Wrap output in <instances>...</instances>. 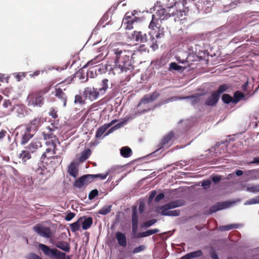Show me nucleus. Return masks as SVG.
<instances>
[{"instance_id": "obj_46", "label": "nucleus", "mask_w": 259, "mask_h": 259, "mask_svg": "<svg viewBox=\"0 0 259 259\" xmlns=\"http://www.w3.org/2000/svg\"><path fill=\"white\" fill-rule=\"evenodd\" d=\"M157 222L156 219H152L143 223V227L148 228Z\"/></svg>"}, {"instance_id": "obj_57", "label": "nucleus", "mask_w": 259, "mask_h": 259, "mask_svg": "<svg viewBox=\"0 0 259 259\" xmlns=\"http://www.w3.org/2000/svg\"><path fill=\"white\" fill-rule=\"evenodd\" d=\"M256 203H257L255 197H254V198H252L251 199L248 200L245 202V204L251 205V204H256Z\"/></svg>"}, {"instance_id": "obj_15", "label": "nucleus", "mask_w": 259, "mask_h": 259, "mask_svg": "<svg viewBox=\"0 0 259 259\" xmlns=\"http://www.w3.org/2000/svg\"><path fill=\"white\" fill-rule=\"evenodd\" d=\"M92 181L90 175H85L76 179L73 184L74 187L81 188L85 185H88Z\"/></svg>"}, {"instance_id": "obj_52", "label": "nucleus", "mask_w": 259, "mask_h": 259, "mask_svg": "<svg viewBox=\"0 0 259 259\" xmlns=\"http://www.w3.org/2000/svg\"><path fill=\"white\" fill-rule=\"evenodd\" d=\"M75 216V214L74 212H69L68 213L65 218V219L67 221H71L74 217Z\"/></svg>"}, {"instance_id": "obj_22", "label": "nucleus", "mask_w": 259, "mask_h": 259, "mask_svg": "<svg viewBox=\"0 0 259 259\" xmlns=\"http://www.w3.org/2000/svg\"><path fill=\"white\" fill-rule=\"evenodd\" d=\"M115 238L118 244L122 247H125L127 245L125 235L121 232H117L115 234Z\"/></svg>"}, {"instance_id": "obj_35", "label": "nucleus", "mask_w": 259, "mask_h": 259, "mask_svg": "<svg viewBox=\"0 0 259 259\" xmlns=\"http://www.w3.org/2000/svg\"><path fill=\"white\" fill-rule=\"evenodd\" d=\"M239 227V225L237 224H230L220 227V230L222 231H229L234 229H237Z\"/></svg>"}, {"instance_id": "obj_39", "label": "nucleus", "mask_w": 259, "mask_h": 259, "mask_svg": "<svg viewBox=\"0 0 259 259\" xmlns=\"http://www.w3.org/2000/svg\"><path fill=\"white\" fill-rule=\"evenodd\" d=\"M152 33V32H150V33ZM153 33H156L155 36L156 38H161L163 37L164 36V29L163 27H161L160 28L157 29L156 30V32H154V31L152 32Z\"/></svg>"}, {"instance_id": "obj_45", "label": "nucleus", "mask_w": 259, "mask_h": 259, "mask_svg": "<svg viewBox=\"0 0 259 259\" xmlns=\"http://www.w3.org/2000/svg\"><path fill=\"white\" fill-rule=\"evenodd\" d=\"M3 105L6 109V111H10L12 110V103L9 100H5Z\"/></svg>"}, {"instance_id": "obj_1", "label": "nucleus", "mask_w": 259, "mask_h": 259, "mask_svg": "<svg viewBox=\"0 0 259 259\" xmlns=\"http://www.w3.org/2000/svg\"><path fill=\"white\" fill-rule=\"evenodd\" d=\"M186 0L182 2L176 3L174 6L166 7V8H160L156 11L155 15H152V20L149 25V28L152 32H156V30L161 27L162 21L167 20L170 17L174 18L175 21L179 20L183 16L184 12Z\"/></svg>"}, {"instance_id": "obj_60", "label": "nucleus", "mask_w": 259, "mask_h": 259, "mask_svg": "<svg viewBox=\"0 0 259 259\" xmlns=\"http://www.w3.org/2000/svg\"><path fill=\"white\" fill-rule=\"evenodd\" d=\"M26 73L21 72L17 75L16 77L18 79V80L19 81V80H20L21 79H22V78L25 77L26 76Z\"/></svg>"}, {"instance_id": "obj_20", "label": "nucleus", "mask_w": 259, "mask_h": 259, "mask_svg": "<svg viewBox=\"0 0 259 259\" xmlns=\"http://www.w3.org/2000/svg\"><path fill=\"white\" fill-rule=\"evenodd\" d=\"M132 231L134 233H136L138 229V216L136 207H134L132 209Z\"/></svg>"}, {"instance_id": "obj_29", "label": "nucleus", "mask_w": 259, "mask_h": 259, "mask_svg": "<svg viewBox=\"0 0 259 259\" xmlns=\"http://www.w3.org/2000/svg\"><path fill=\"white\" fill-rule=\"evenodd\" d=\"M92 151L90 149L87 148L82 151L80 154V156L79 158V160L80 162H83L86 160L91 155Z\"/></svg>"}, {"instance_id": "obj_3", "label": "nucleus", "mask_w": 259, "mask_h": 259, "mask_svg": "<svg viewBox=\"0 0 259 259\" xmlns=\"http://www.w3.org/2000/svg\"><path fill=\"white\" fill-rule=\"evenodd\" d=\"M49 89V88H45L29 94L26 99L27 106L37 108L42 107L45 103L44 95L48 92Z\"/></svg>"}, {"instance_id": "obj_63", "label": "nucleus", "mask_w": 259, "mask_h": 259, "mask_svg": "<svg viewBox=\"0 0 259 259\" xmlns=\"http://www.w3.org/2000/svg\"><path fill=\"white\" fill-rule=\"evenodd\" d=\"M123 124V122H122L118 123L117 124H116V125H115L113 126V128H115V130H117V129L119 128L120 127H121V126H122Z\"/></svg>"}, {"instance_id": "obj_43", "label": "nucleus", "mask_w": 259, "mask_h": 259, "mask_svg": "<svg viewBox=\"0 0 259 259\" xmlns=\"http://www.w3.org/2000/svg\"><path fill=\"white\" fill-rule=\"evenodd\" d=\"M150 40L149 41V42L148 43H149L150 47L151 48H152V49L153 50L157 49L158 48V46L157 44V43H156L157 42L155 40V38L153 36H150Z\"/></svg>"}, {"instance_id": "obj_44", "label": "nucleus", "mask_w": 259, "mask_h": 259, "mask_svg": "<svg viewBox=\"0 0 259 259\" xmlns=\"http://www.w3.org/2000/svg\"><path fill=\"white\" fill-rule=\"evenodd\" d=\"M109 174V172H106L104 174H97V175H90V176H91L92 180H93V179L94 178H100L101 180H104L107 178V177L108 176Z\"/></svg>"}, {"instance_id": "obj_50", "label": "nucleus", "mask_w": 259, "mask_h": 259, "mask_svg": "<svg viewBox=\"0 0 259 259\" xmlns=\"http://www.w3.org/2000/svg\"><path fill=\"white\" fill-rule=\"evenodd\" d=\"M239 3L238 0H235L234 1L230 3L228 5H226V7H228V10H226V11H228L229 10H231L234 8H235L237 4Z\"/></svg>"}, {"instance_id": "obj_10", "label": "nucleus", "mask_w": 259, "mask_h": 259, "mask_svg": "<svg viewBox=\"0 0 259 259\" xmlns=\"http://www.w3.org/2000/svg\"><path fill=\"white\" fill-rule=\"evenodd\" d=\"M29 127L24 126L21 130L20 136V143L22 145H25L33 137L34 134L31 133Z\"/></svg>"}, {"instance_id": "obj_11", "label": "nucleus", "mask_w": 259, "mask_h": 259, "mask_svg": "<svg viewBox=\"0 0 259 259\" xmlns=\"http://www.w3.org/2000/svg\"><path fill=\"white\" fill-rule=\"evenodd\" d=\"M174 136L175 134L172 131L164 136L158 145V150H160L164 147L168 148L170 147L172 144Z\"/></svg>"}, {"instance_id": "obj_38", "label": "nucleus", "mask_w": 259, "mask_h": 259, "mask_svg": "<svg viewBox=\"0 0 259 259\" xmlns=\"http://www.w3.org/2000/svg\"><path fill=\"white\" fill-rule=\"evenodd\" d=\"M246 190L253 193L259 192V184L252 185L248 186L246 188Z\"/></svg>"}, {"instance_id": "obj_53", "label": "nucleus", "mask_w": 259, "mask_h": 259, "mask_svg": "<svg viewBox=\"0 0 259 259\" xmlns=\"http://www.w3.org/2000/svg\"><path fill=\"white\" fill-rule=\"evenodd\" d=\"M191 102L193 105L199 103L200 101L199 96H193L191 97Z\"/></svg>"}, {"instance_id": "obj_24", "label": "nucleus", "mask_w": 259, "mask_h": 259, "mask_svg": "<svg viewBox=\"0 0 259 259\" xmlns=\"http://www.w3.org/2000/svg\"><path fill=\"white\" fill-rule=\"evenodd\" d=\"M78 168L76 163L75 162H71L70 164L68 166V172L69 174L74 177L76 178L78 176Z\"/></svg>"}, {"instance_id": "obj_26", "label": "nucleus", "mask_w": 259, "mask_h": 259, "mask_svg": "<svg viewBox=\"0 0 259 259\" xmlns=\"http://www.w3.org/2000/svg\"><path fill=\"white\" fill-rule=\"evenodd\" d=\"M227 206L228 205L225 202H219L211 206L209 209V211L210 213H212L216 212L217 211L226 208Z\"/></svg>"}, {"instance_id": "obj_37", "label": "nucleus", "mask_w": 259, "mask_h": 259, "mask_svg": "<svg viewBox=\"0 0 259 259\" xmlns=\"http://www.w3.org/2000/svg\"><path fill=\"white\" fill-rule=\"evenodd\" d=\"M112 205H105L98 211V213L102 215H106L111 210Z\"/></svg>"}, {"instance_id": "obj_34", "label": "nucleus", "mask_w": 259, "mask_h": 259, "mask_svg": "<svg viewBox=\"0 0 259 259\" xmlns=\"http://www.w3.org/2000/svg\"><path fill=\"white\" fill-rule=\"evenodd\" d=\"M231 87L229 84H224L219 86L217 91H215V93L220 97L221 94L227 91Z\"/></svg>"}, {"instance_id": "obj_23", "label": "nucleus", "mask_w": 259, "mask_h": 259, "mask_svg": "<svg viewBox=\"0 0 259 259\" xmlns=\"http://www.w3.org/2000/svg\"><path fill=\"white\" fill-rule=\"evenodd\" d=\"M55 246L61 250L69 252L70 250V246L69 243L64 241H59L56 242Z\"/></svg>"}, {"instance_id": "obj_51", "label": "nucleus", "mask_w": 259, "mask_h": 259, "mask_svg": "<svg viewBox=\"0 0 259 259\" xmlns=\"http://www.w3.org/2000/svg\"><path fill=\"white\" fill-rule=\"evenodd\" d=\"M145 246L144 245H140L138 247H135L133 250V251H132V253L133 254H135V253H138V252H140L141 251H142L143 250H145Z\"/></svg>"}, {"instance_id": "obj_14", "label": "nucleus", "mask_w": 259, "mask_h": 259, "mask_svg": "<svg viewBox=\"0 0 259 259\" xmlns=\"http://www.w3.org/2000/svg\"><path fill=\"white\" fill-rule=\"evenodd\" d=\"M160 96L159 93L157 92H153L151 94L145 95L141 99L140 102L138 105V107H140L142 105L147 104L155 101Z\"/></svg>"}, {"instance_id": "obj_31", "label": "nucleus", "mask_w": 259, "mask_h": 259, "mask_svg": "<svg viewBox=\"0 0 259 259\" xmlns=\"http://www.w3.org/2000/svg\"><path fill=\"white\" fill-rule=\"evenodd\" d=\"M159 232V230L158 229H154L147 230L145 232L140 233L138 235L139 237H145L150 236L152 234L157 233Z\"/></svg>"}, {"instance_id": "obj_58", "label": "nucleus", "mask_w": 259, "mask_h": 259, "mask_svg": "<svg viewBox=\"0 0 259 259\" xmlns=\"http://www.w3.org/2000/svg\"><path fill=\"white\" fill-rule=\"evenodd\" d=\"M49 115L54 119H56L58 117L57 111L54 109H52V110L49 112Z\"/></svg>"}, {"instance_id": "obj_62", "label": "nucleus", "mask_w": 259, "mask_h": 259, "mask_svg": "<svg viewBox=\"0 0 259 259\" xmlns=\"http://www.w3.org/2000/svg\"><path fill=\"white\" fill-rule=\"evenodd\" d=\"M40 73V70H36V71H34L32 73L30 74L29 76L31 77H34L37 76L38 75H39Z\"/></svg>"}, {"instance_id": "obj_61", "label": "nucleus", "mask_w": 259, "mask_h": 259, "mask_svg": "<svg viewBox=\"0 0 259 259\" xmlns=\"http://www.w3.org/2000/svg\"><path fill=\"white\" fill-rule=\"evenodd\" d=\"M7 132L5 130H1L0 131V140L3 139L7 134Z\"/></svg>"}, {"instance_id": "obj_47", "label": "nucleus", "mask_w": 259, "mask_h": 259, "mask_svg": "<svg viewBox=\"0 0 259 259\" xmlns=\"http://www.w3.org/2000/svg\"><path fill=\"white\" fill-rule=\"evenodd\" d=\"M181 66L179 65L175 62L171 63L169 65V70H179L181 69Z\"/></svg>"}, {"instance_id": "obj_36", "label": "nucleus", "mask_w": 259, "mask_h": 259, "mask_svg": "<svg viewBox=\"0 0 259 259\" xmlns=\"http://www.w3.org/2000/svg\"><path fill=\"white\" fill-rule=\"evenodd\" d=\"M108 127L106 126V124L100 127L96 132V138H100L104 133H105Z\"/></svg>"}, {"instance_id": "obj_42", "label": "nucleus", "mask_w": 259, "mask_h": 259, "mask_svg": "<svg viewBox=\"0 0 259 259\" xmlns=\"http://www.w3.org/2000/svg\"><path fill=\"white\" fill-rule=\"evenodd\" d=\"M189 255H190V257L191 259L202 256L203 253L201 250H198L189 253Z\"/></svg>"}, {"instance_id": "obj_12", "label": "nucleus", "mask_w": 259, "mask_h": 259, "mask_svg": "<svg viewBox=\"0 0 259 259\" xmlns=\"http://www.w3.org/2000/svg\"><path fill=\"white\" fill-rule=\"evenodd\" d=\"M83 94L85 98H88L91 101H94L98 98L101 94L97 89L87 87L84 89Z\"/></svg>"}, {"instance_id": "obj_16", "label": "nucleus", "mask_w": 259, "mask_h": 259, "mask_svg": "<svg viewBox=\"0 0 259 259\" xmlns=\"http://www.w3.org/2000/svg\"><path fill=\"white\" fill-rule=\"evenodd\" d=\"M42 146L41 142L37 139H34L25 148L31 153H34Z\"/></svg>"}, {"instance_id": "obj_8", "label": "nucleus", "mask_w": 259, "mask_h": 259, "mask_svg": "<svg viewBox=\"0 0 259 259\" xmlns=\"http://www.w3.org/2000/svg\"><path fill=\"white\" fill-rule=\"evenodd\" d=\"M58 130L57 127H51L47 126L44 131L42 133V136L45 140H52V145L53 147V153H55V149L56 148V143L58 142V139L54 132Z\"/></svg>"}, {"instance_id": "obj_30", "label": "nucleus", "mask_w": 259, "mask_h": 259, "mask_svg": "<svg viewBox=\"0 0 259 259\" xmlns=\"http://www.w3.org/2000/svg\"><path fill=\"white\" fill-rule=\"evenodd\" d=\"M120 151L121 155L124 158H128L132 154V149L127 146L122 147Z\"/></svg>"}, {"instance_id": "obj_2", "label": "nucleus", "mask_w": 259, "mask_h": 259, "mask_svg": "<svg viewBox=\"0 0 259 259\" xmlns=\"http://www.w3.org/2000/svg\"><path fill=\"white\" fill-rule=\"evenodd\" d=\"M115 55V62L116 70H119V73H131L134 69V66L132 65L130 60L129 52L119 48H115L112 50Z\"/></svg>"}, {"instance_id": "obj_13", "label": "nucleus", "mask_w": 259, "mask_h": 259, "mask_svg": "<svg viewBox=\"0 0 259 259\" xmlns=\"http://www.w3.org/2000/svg\"><path fill=\"white\" fill-rule=\"evenodd\" d=\"M139 20L132 13H127L123 19L122 22L126 25L125 29L131 30L133 28V24Z\"/></svg>"}, {"instance_id": "obj_56", "label": "nucleus", "mask_w": 259, "mask_h": 259, "mask_svg": "<svg viewBox=\"0 0 259 259\" xmlns=\"http://www.w3.org/2000/svg\"><path fill=\"white\" fill-rule=\"evenodd\" d=\"M164 197V195L163 193H160L158 194L155 198V201L156 202H159L161 199Z\"/></svg>"}, {"instance_id": "obj_27", "label": "nucleus", "mask_w": 259, "mask_h": 259, "mask_svg": "<svg viewBox=\"0 0 259 259\" xmlns=\"http://www.w3.org/2000/svg\"><path fill=\"white\" fill-rule=\"evenodd\" d=\"M84 217H80L76 222L70 225V228L72 232H76L80 228V224Z\"/></svg>"}, {"instance_id": "obj_25", "label": "nucleus", "mask_w": 259, "mask_h": 259, "mask_svg": "<svg viewBox=\"0 0 259 259\" xmlns=\"http://www.w3.org/2000/svg\"><path fill=\"white\" fill-rule=\"evenodd\" d=\"M18 157L23 163H25L28 160L31 158V153L25 148L19 154Z\"/></svg>"}, {"instance_id": "obj_55", "label": "nucleus", "mask_w": 259, "mask_h": 259, "mask_svg": "<svg viewBox=\"0 0 259 259\" xmlns=\"http://www.w3.org/2000/svg\"><path fill=\"white\" fill-rule=\"evenodd\" d=\"M221 180V176L219 175H212L211 176V180L214 183L219 182Z\"/></svg>"}, {"instance_id": "obj_64", "label": "nucleus", "mask_w": 259, "mask_h": 259, "mask_svg": "<svg viewBox=\"0 0 259 259\" xmlns=\"http://www.w3.org/2000/svg\"><path fill=\"white\" fill-rule=\"evenodd\" d=\"M210 257L212 259H219L217 254L215 252H212L211 253Z\"/></svg>"}, {"instance_id": "obj_9", "label": "nucleus", "mask_w": 259, "mask_h": 259, "mask_svg": "<svg viewBox=\"0 0 259 259\" xmlns=\"http://www.w3.org/2000/svg\"><path fill=\"white\" fill-rule=\"evenodd\" d=\"M33 230L40 236L46 238H50L52 236V232L50 228L45 227L40 224L35 225L33 228Z\"/></svg>"}, {"instance_id": "obj_5", "label": "nucleus", "mask_w": 259, "mask_h": 259, "mask_svg": "<svg viewBox=\"0 0 259 259\" xmlns=\"http://www.w3.org/2000/svg\"><path fill=\"white\" fill-rule=\"evenodd\" d=\"M38 248L41 250L44 253L51 258L54 259H71L69 255H67L65 252H63L57 249H51L47 245L39 243Z\"/></svg>"}, {"instance_id": "obj_19", "label": "nucleus", "mask_w": 259, "mask_h": 259, "mask_svg": "<svg viewBox=\"0 0 259 259\" xmlns=\"http://www.w3.org/2000/svg\"><path fill=\"white\" fill-rule=\"evenodd\" d=\"M220 97L213 92L205 101V105L207 106H215L220 99Z\"/></svg>"}, {"instance_id": "obj_49", "label": "nucleus", "mask_w": 259, "mask_h": 259, "mask_svg": "<svg viewBox=\"0 0 259 259\" xmlns=\"http://www.w3.org/2000/svg\"><path fill=\"white\" fill-rule=\"evenodd\" d=\"M74 103L77 104H84V100L83 99L82 96L80 95H76L75 96V100H74Z\"/></svg>"}, {"instance_id": "obj_33", "label": "nucleus", "mask_w": 259, "mask_h": 259, "mask_svg": "<svg viewBox=\"0 0 259 259\" xmlns=\"http://www.w3.org/2000/svg\"><path fill=\"white\" fill-rule=\"evenodd\" d=\"M108 79H103L102 81V83L101 85L102 86L101 88H99V91L101 95H103L105 94L106 90L108 88Z\"/></svg>"}, {"instance_id": "obj_54", "label": "nucleus", "mask_w": 259, "mask_h": 259, "mask_svg": "<svg viewBox=\"0 0 259 259\" xmlns=\"http://www.w3.org/2000/svg\"><path fill=\"white\" fill-rule=\"evenodd\" d=\"M27 259H41V258L35 253H31L27 257Z\"/></svg>"}, {"instance_id": "obj_41", "label": "nucleus", "mask_w": 259, "mask_h": 259, "mask_svg": "<svg viewBox=\"0 0 259 259\" xmlns=\"http://www.w3.org/2000/svg\"><path fill=\"white\" fill-rule=\"evenodd\" d=\"M101 60H102L101 57L97 56L96 58H95L94 59H93L91 60V61H89L85 65V66L83 67V68H84V67H85L87 66H90V65H91V66L94 65L96 64V63L100 62Z\"/></svg>"}, {"instance_id": "obj_21", "label": "nucleus", "mask_w": 259, "mask_h": 259, "mask_svg": "<svg viewBox=\"0 0 259 259\" xmlns=\"http://www.w3.org/2000/svg\"><path fill=\"white\" fill-rule=\"evenodd\" d=\"M244 177L248 180H256L259 179V169L244 171Z\"/></svg>"}, {"instance_id": "obj_18", "label": "nucleus", "mask_w": 259, "mask_h": 259, "mask_svg": "<svg viewBox=\"0 0 259 259\" xmlns=\"http://www.w3.org/2000/svg\"><path fill=\"white\" fill-rule=\"evenodd\" d=\"M132 39L140 42H146L149 41L146 34H143L141 31H135L132 33Z\"/></svg>"}, {"instance_id": "obj_6", "label": "nucleus", "mask_w": 259, "mask_h": 259, "mask_svg": "<svg viewBox=\"0 0 259 259\" xmlns=\"http://www.w3.org/2000/svg\"><path fill=\"white\" fill-rule=\"evenodd\" d=\"M52 172L48 167L43 164L38 166L33 174V179L38 184H44L51 176Z\"/></svg>"}, {"instance_id": "obj_40", "label": "nucleus", "mask_w": 259, "mask_h": 259, "mask_svg": "<svg viewBox=\"0 0 259 259\" xmlns=\"http://www.w3.org/2000/svg\"><path fill=\"white\" fill-rule=\"evenodd\" d=\"M222 100L224 103L229 104L231 102L233 103V98L227 94H224L222 97Z\"/></svg>"}, {"instance_id": "obj_48", "label": "nucleus", "mask_w": 259, "mask_h": 259, "mask_svg": "<svg viewBox=\"0 0 259 259\" xmlns=\"http://www.w3.org/2000/svg\"><path fill=\"white\" fill-rule=\"evenodd\" d=\"M99 192L98 190L94 189L92 190L89 194V199L90 200L93 199L96 196L98 195Z\"/></svg>"}, {"instance_id": "obj_32", "label": "nucleus", "mask_w": 259, "mask_h": 259, "mask_svg": "<svg viewBox=\"0 0 259 259\" xmlns=\"http://www.w3.org/2000/svg\"><path fill=\"white\" fill-rule=\"evenodd\" d=\"M245 97L243 93L239 91L235 92L233 98V103L236 104Z\"/></svg>"}, {"instance_id": "obj_4", "label": "nucleus", "mask_w": 259, "mask_h": 259, "mask_svg": "<svg viewBox=\"0 0 259 259\" xmlns=\"http://www.w3.org/2000/svg\"><path fill=\"white\" fill-rule=\"evenodd\" d=\"M185 204V201L182 199L176 200L159 206L158 209L161 210L160 213L162 215L169 217H177L180 215L179 210H169Z\"/></svg>"}, {"instance_id": "obj_28", "label": "nucleus", "mask_w": 259, "mask_h": 259, "mask_svg": "<svg viewBox=\"0 0 259 259\" xmlns=\"http://www.w3.org/2000/svg\"><path fill=\"white\" fill-rule=\"evenodd\" d=\"M82 228L84 230H88L93 224V219L91 217L85 218L82 221Z\"/></svg>"}, {"instance_id": "obj_17", "label": "nucleus", "mask_w": 259, "mask_h": 259, "mask_svg": "<svg viewBox=\"0 0 259 259\" xmlns=\"http://www.w3.org/2000/svg\"><path fill=\"white\" fill-rule=\"evenodd\" d=\"M43 123L42 119L40 117H36L31 120L29 123L24 125L25 127H29L30 130L35 132Z\"/></svg>"}, {"instance_id": "obj_59", "label": "nucleus", "mask_w": 259, "mask_h": 259, "mask_svg": "<svg viewBox=\"0 0 259 259\" xmlns=\"http://www.w3.org/2000/svg\"><path fill=\"white\" fill-rule=\"evenodd\" d=\"M211 183V182L210 180H206L205 181H203L202 182V186L203 187H209L210 184Z\"/></svg>"}, {"instance_id": "obj_7", "label": "nucleus", "mask_w": 259, "mask_h": 259, "mask_svg": "<svg viewBox=\"0 0 259 259\" xmlns=\"http://www.w3.org/2000/svg\"><path fill=\"white\" fill-rule=\"evenodd\" d=\"M68 88L69 85L63 81L56 84L55 87V96L62 101L64 107L66 105Z\"/></svg>"}]
</instances>
